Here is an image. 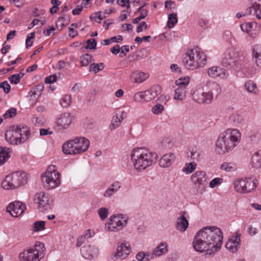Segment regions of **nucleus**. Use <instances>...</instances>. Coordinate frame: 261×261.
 Returning <instances> with one entry per match:
<instances>
[{
    "mask_svg": "<svg viewBox=\"0 0 261 261\" xmlns=\"http://www.w3.org/2000/svg\"><path fill=\"white\" fill-rule=\"evenodd\" d=\"M223 233L221 230L215 226L205 227L199 230L194 237L193 246L199 252H207L212 254L221 247Z\"/></svg>",
    "mask_w": 261,
    "mask_h": 261,
    "instance_id": "obj_1",
    "label": "nucleus"
},
{
    "mask_svg": "<svg viewBox=\"0 0 261 261\" xmlns=\"http://www.w3.org/2000/svg\"><path fill=\"white\" fill-rule=\"evenodd\" d=\"M241 132L236 128H228L221 133L216 142V151L223 154L231 151L240 143Z\"/></svg>",
    "mask_w": 261,
    "mask_h": 261,
    "instance_id": "obj_2",
    "label": "nucleus"
},
{
    "mask_svg": "<svg viewBox=\"0 0 261 261\" xmlns=\"http://www.w3.org/2000/svg\"><path fill=\"white\" fill-rule=\"evenodd\" d=\"M131 160L135 169L142 171L155 163L158 159L156 153L146 148H135L131 152Z\"/></svg>",
    "mask_w": 261,
    "mask_h": 261,
    "instance_id": "obj_3",
    "label": "nucleus"
},
{
    "mask_svg": "<svg viewBox=\"0 0 261 261\" xmlns=\"http://www.w3.org/2000/svg\"><path fill=\"white\" fill-rule=\"evenodd\" d=\"M182 63L187 69L194 70L206 65V56L200 48L196 47L187 52Z\"/></svg>",
    "mask_w": 261,
    "mask_h": 261,
    "instance_id": "obj_4",
    "label": "nucleus"
},
{
    "mask_svg": "<svg viewBox=\"0 0 261 261\" xmlns=\"http://www.w3.org/2000/svg\"><path fill=\"white\" fill-rule=\"evenodd\" d=\"M44 244L36 242L34 246L25 249L19 254L20 261H40L44 255Z\"/></svg>",
    "mask_w": 261,
    "mask_h": 261,
    "instance_id": "obj_5",
    "label": "nucleus"
},
{
    "mask_svg": "<svg viewBox=\"0 0 261 261\" xmlns=\"http://www.w3.org/2000/svg\"><path fill=\"white\" fill-rule=\"evenodd\" d=\"M240 54L234 47L227 49L222 60V64L229 69L236 70L241 66Z\"/></svg>",
    "mask_w": 261,
    "mask_h": 261,
    "instance_id": "obj_6",
    "label": "nucleus"
},
{
    "mask_svg": "<svg viewBox=\"0 0 261 261\" xmlns=\"http://www.w3.org/2000/svg\"><path fill=\"white\" fill-rule=\"evenodd\" d=\"M27 182L26 174L23 171H17L7 175L2 182V187L6 190L18 188Z\"/></svg>",
    "mask_w": 261,
    "mask_h": 261,
    "instance_id": "obj_7",
    "label": "nucleus"
},
{
    "mask_svg": "<svg viewBox=\"0 0 261 261\" xmlns=\"http://www.w3.org/2000/svg\"><path fill=\"white\" fill-rule=\"evenodd\" d=\"M60 174L57 171L56 166H49L47 171L42 175V181L46 189H53L61 184Z\"/></svg>",
    "mask_w": 261,
    "mask_h": 261,
    "instance_id": "obj_8",
    "label": "nucleus"
},
{
    "mask_svg": "<svg viewBox=\"0 0 261 261\" xmlns=\"http://www.w3.org/2000/svg\"><path fill=\"white\" fill-rule=\"evenodd\" d=\"M128 223V218L122 214L111 216L105 223V229L108 232H117L122 230Z\"/></svg>",
    "mask_w": 261,
    "mask_h": 261,
    "instance_id": "obj_9",
    "label": "nucleus"
},
{
    "mask_svg": "<svg viewBox=\"0 0 261 261\" xmlns=\"http://www.w3.org/2000/svg\"><path fill=\"white\" fill-rule=\"evenodd\" d=\"M161 93V87L159 85H154L147 90L136 93L134 96V100L137 102L150 101L155 98Z\"/></svg>",
    "mask_w": 261,
    "mask_h": 261,
    "instance_id": "obj_10",
    "label": "nucleus"
},
{
    "mask_svg": "<svg viewBox=\"0 0 261 261\" xmlns=\"http://www.w3.org/2000/svg\"><path fill=\"white\" fill-rule=\"evenodd\" d=\"M192 182L194 184L197 193L202 194L207 184L206 173L203 171H197L191 176Z\"/></svg>",
    "mask_w": 261,
    "mask_h": 261,
    "instance_id": "obj_11",
    "label": "nucleus"
},
{
    "mask_svg": "<svg viewBox=\"0 0 261 261\" xmlns=\"http://www.w3.org/2000/svg\"><path fill=\"white\" fill-rule=\"evenodd\" d=\"M34 201L38 204V209L41 212L51 209L52 200L48 193L42 191L37 193L35 195Z\"/></svg>",
    "mask_w": 261,
    "mask_h": 261,
    "instance_id": "obj_12",
    "label": "nucleus"
},
{
    "mask_svg": "<svg viewBox=\"0 0 261 261\" xmlns=\"http://www.w3.org/2000/svg\"><path fill=\"white\" fill-rule=\"evenodd\" d=\"M72 120V116L69 113H64L59 114L57 119L56 125L59 130L65 129L68 128Z\"/></svg>",
    "mask_w": 261,
    "mask_h": 261,
    "instance_id": "obj_13",
    "label": "nucleus"
},
{
    "mask_svg": "<svg viewBox=\"0 0 261 261\" xmlns=\"http://www.w3.org/2000/svg\"><path fill=\"white\" fill-rule=\"evenodd\" d=\"M5 138L6 141L11 145H17L21 144L16 126H12L6 131Z\"/></svg>",
    "mask_w": 261,
    "mask_h": 261,
    "instance_id": "obj_14",
    "label": "nucleus"
},
{
    "mask_svg": "<svg viewBox=\"0 0 261 261\" xmlns=\"http://www.w3.org/2000/svg\"><path fill=\"white\" fill-rule=\"evenodd\" d=\"M25 208V204L18 201H14L9 204L7 207V211L12 216L16 217L22 214Z\"/></svg>",
    "mask_w": 261,
    "mask_h": 261,
    "instance_id": "obj_15",
    "label": "nucleus"
},
{
    "mask_svg": "<svg viewBox=\"0 0 261 261\" xmlns=\"http://www.w3.org/2000/svg\"><path fill=\"white\" fill-rule=\"evenodd\" d=\"M130 250V247L129 243L126 242L118 243L115 256L121 259H124L129 254Z\"/></svg>",
    "mask_w": 261,
    "mask_h": 261,
    "instance_id": "obj_16",
    "label": "nucleus"
},
{
    "mask_svg": "<svg viewBox=\"0 0 261 261\" xmlns=\"http://www.w3.org/2000/svg\"><path fill=\"white\" fill-rule=\"evenodd\" d=\"M207 73L210 77L214 79L219 77L223 79L226 78L228 75L226 69L219 66L209 68L207 70Z\"/></svg>",
    "mask_w": 261,
    "mask_h": 261,
    "instance_id": "obj_17",
    "label": "nucleus"
},
{
    "mask_svg": "<svg viewBox=\"0 0 261 261\" xmlns=\"http://www.w3.org/2000/svg\"><path fill=\"white\" fill-rule=\"evenodd\" d=\"M206 91L211 95L212 99L217 98L221 93V88L219 84L215 82H207L206 83Z\"/></svg>",
    "mask_w": 261,
    "mask_h": 261,
    "instance_id": "obj_18",
    "label": "nucleus"
},
{
    "mask_svg": "<svg viewBox=\"0 0 261 261\" xmlns=\"http://www.w3.org/2000/svg\"><path fill=\"white\" fill-rule=\"evenodd\" d=\"M76 147L77 148L79 154L85 152L88 150L90 145L89 141L85 137H76L74 139Z\"/></svg>",
    "mask_w": 261,
    "mask_h": 261,
    "instance_id": "obj_19",
    "label": "nucleus"
},
{
    "mask_svg": "<svg viewBox=\"0 0 261 261\" xmlns=\"http://www.w3.org/2000/svg\"><path fill=\"white\" fill-rule=\"evenodd\" d=\"M240 234H237L235 236H232L226 244V248L232 253L237 252L240 245Z\"/></svg>",
    "mask_w": 261,
    "mask_h": 261,
    "instance_id": "obj_20",
    "label": "nucleus"
},
{
    "mask_svg": "<svg viewBox=\"0 0 261 261\" xmlns=\"http://www.w3.org/2000/svg\"><path fill=\"white\" fill-rule=\"evenodd\" d=\"M98 249L94 246L85 245L81 249L82 256L86 259H91L97 253Z\"/></svg>",
    "mask_w": 261,
    "mask_h": 261,
    "instance_id": "obj_21",
    "label": "nucleus"
},
{
    "mask_svg": "<svg viewBox=\"0 0 261 261\" xmlns=\"http://www.w3.org/2000/svg\"><path fill=\"white\" fill-rule=\"evenodd\" d=\"M77 149L73 139L67 141L62 146L63 151L66 154H77L79 153Z\"/></svg>",
    "mask_w": 261,
    "mask_h": 261,
    "instance_id": "obj_22",
    "label": "nucleus"
},
{
    "mask_svg": "<svg viewBox=\"0 0 261 261\" xmlns=\"http://www.w3.org/2000/svg\"><path fill=\"white\" fill-rule=\"evenodd\" d=\"M18 136L21 140V143H23L26 142L31 135L30 128L26 125H17L16 126Z\"/></svg>",
    "mask_w": 261,
    "mask_h": 261,
    "instance_id": "obj_23",
    "label": "nucleus"
},
{
    "mask_svg": "<svg viewBox=\"0 0 261 261\" xmlns=\"http://www.w3.org/2000/svg\"><path fill=\"white\" fill-rule=\"evenodd\" d=\"M247 12L261 19V0H255L252 6L247 9Z\"/></svg>",
    "mask_w": 261,
    "mask_h": 261,
    "instance_id": "obj_24",
    "label": "nucleus"
},
{
    "mask_svg": "<svg viewBox=\"0 0 261 261\" xmlns=\"http://www.w3.org/2000/svg\"><path fill=\"white\" fill-rule=\"evenodd\" d=\"M168 250V247L167 243L161 242L153 250L151 254L152 258L165 254Z\"/></svg>",
    "mask_w": 261,
    "mask_h": 261,
    "instance_id": "obj_25",
    "label": "nucleus"
},
{
    "mask_svg": "<svg viewBox=\"0 0 261 261\" xmlns=\"http://www.w3.org/2000/svg\"><path fill=\"white\" fill-rule=\"evenodd\" d=\"M186 214V212H181V216L177 219L176 228L180 231H186L189 226V222L185 216Z\"/></svg>",
    "mask_w": 261,
    "mask_h": 261,
    "instance_id": "obj_26",
    "label": "nucleus"
},
{
    "mask_svg": "<svg viewBox=\"0 0 261 261\" xmlns=\"http://www.w3.org/2000/svg\"><path fill=\"white\" fill-rule=\"evenodd\" d=\"M175 159V156L173 153H170L165 154L160 159L159 165L163 168L169 167L173 163Z\"/></svg>",
    "mask_w": 261,
    "mask_h": 261,
    "instance_id": "obj_27",
    "label": "nucleus"
},
{
    "mask_svg": "<svg viewBox=\"0 0 261 261\" xmlns=\"http://www.w3.org/2000/svg\"><path fill=\"white\" fill-rule=\"evenodd\" d=\"M121 187V184L118 181L113 182L105 191L103 197L105 198L111 197L120 189Z\"/></svg>",
    "mask_w": 261,
    "mask_h": 261,
    "instance_id": "obj_28",
    "label": "nucleus"
},
{
    "mask_svg": "<svg viewBox=\"0 0 261 261\" xmlns=\"http://www.w3.org/2000/svg\"><path fill=\"white\" fill-rule=\"evenodd\" d=\"M254 25L255 27L257 26V24L255 23H253L248 22L241 24L240 25V27L242 31L246 32L247 34H248L249 36H250L251 38H254L257 36V34H258V31H256L254 32L252 30L253 27Z\"/></svg>",
    "mask_w": 261,
    "mask_h": 261,
    "instance_id": "obj_29",
    "label": "nucleus"
},
{
    "mask_svg": "<svg viewBox=\"0 0 261 261\" xmlns=\"http://www.w3.org/2000/svg\"><path fill=\"white\" fill-rule=\"evenodd\" d=\"M148 77L147 73L137 71L132 73L130 79L136 83H141L147 80Z\"/></svg>",
    "mask_w": 261,
    "mask_h": 261,
    "instance_id": "obj_30",
    "label": "nucleus"
},
{
    "mask_svg": "<svg viewBox=\"0 0 261 261\" xmlns=\"http://www.w3.org/2000/svg\"><path fill=\"white\" fill-rule=\"evenodd\" d=\"M186 88L185 86H179L175 89L173 98L177 100L182 101L186 96Z\"/></svg>",
    "mask_w": 261,
    "mask_h": 261,
    "instance_id": "obj_31",
    "label": "nucleus"
},
{
    "mask_svg": "<svg viewBox=\"0 0 261 261\" xmlns=\"http://www.w3.org/2000/svg\"><path fill=\"white\" fill-rule=\"evenodd\" d=\"M245 181L246 193L251 192L256 189L257 181L255 178H245Z\"/></svg>",
    "mask_w": 261,
    "mask_h": 261,
    "instance_id": "obj_32",
    "label": "nucleus"
},
{
    "mask_svg": "<svg viewBox=\"0 0 261 261\" xmlns=\"http://www.w3.org/2000/svg\"><path fill=\"white\" fill-rule=\"evenodd\" d=\"M236 191L240 193H246L245 179H237L233 183Z\"/></svg>",
    "mask_w": 261,
    "mask_h": 261,
    "instance_id": "obj_33",
    "label": "nucleus"
},
{
    "mask_svg": "<svg viewBox=\"0 0 261 261\" xmlns=\"http://www.w3.org/2000/svg\"><path fill=\"white\" fill-rule=\"evenodd\" d=\"M202 94H203L202 90L200 89H195L192 93V98L193 100L199 103H204V98L202 96Z\"/></svg>",
    "mask_w": 261,
    "mask_h": 261,
    "instance_id": "obj_34",
    "label": "nucleus"
},
{
    "mask_svg": "<svg viewBox=\"0 0 261 261\" xmlns=\"http://www.w3.org/2000/svg\"><path fill=\"white\" fill-rule=\"evenodd\" d=\"M191 159L194 161L198 162L202 159V151L199 148H192L191 150Z\"/></svg>",
    "mask_w": 261,
    "mask_h": 261,
    "instance_id": "obj_35",
    "label": "nucleus"
},
{
    "mask_svg": "<svg viewBox=\"0 0 261 261\" xmlns=\"http://www.w3.org/2000/svg\"><path fill=\"white\" fill-rule=\"evenodd\" d=\"M220 168L226 172H233L237 169V165L232 162H224L221 165Z\"/></svg>",
    "mask_w": 261,
    "mask_h": 261,
    "instance_id": "obj_36",
    "label": "nucleus"
},
{
    "mask_svg": "<svg viewBox=\"0 0 261 261\" xmlns=\"http://www.w3.org/2000/svg\"><path fill=\"white\" fill-rule=\"evenodd\" d=\"M252 162L254 167L261 168V151L257 152L253 154Z\"/></svg>",
    "mask_w": 261,
    "mask_h": 261,
    "instance_id": "obj_37",
    "label": "nucleus"
},
{
    "mask_svg": "<svg viewBox=\"0 0 261 261\" xmlns=\"http://www.w3.org/2000/svg\"><path fill=\"white\" fill-rule=\"evenodd\" d=\"M122 40V37L121 35H118L117 36L112 37L110 39H104L101 42V44L104 45H108L113 42H120Z\"/></svg>",
    "mask_w": 261,
    "mask_h": 261,
    "instance_id": "obj_38",
    "label": "nucleus"
},
{
    "mask_svg": "<svg viewBox=\"0 0 261 261\" xmlns=\"http://www.w3.org/2000/svg\"><path fill=\"white\" fill-rule=\"evenodd\" d=\"M104 67L105 65L102 63H92L90 66L89 71L90 72L97 73L99 71L102 70Z\"/></svg>",
    "mask_w": 261,
    "mask_h": 261,
    "instance_id": "obj_39",
    "label": "nucleus"
},
{
    "mask_svg": "<svg viewBox=\"0 0 261 261\" xmlns=\"http://www.w3.org/2000/svg\"><path fill=\"white\" fill-rule=\"evenodd\" d=\"M10 149L6 147H0V157L4 163L10 158Z\"/></svg>",
    "mask_w": 261,
    "mask_h": 261,
    "instance_id": "obj_40",
    "label": "nucleus"
},
{
    "mask_svg": "<svg viewBox=\"0 0 261 261\" xmlns=\"http://www.w3.org/2000/svg\"><path fill=\"white\" fill-rule=\"evenodd\" d=\"M136 258L139 261H149L152 259L151 254L143 251L139 252L136 254Z\"/></svg>",
    "mask_w": 261,
    "mask_h": 261,
    "instance_id": "obj_41",
    "label": "nucleus"
},
{
    "mask_svg": "<svg viewBox=\"0 0 261 261\" xmlns=\"http://www.w3.org/2000/svg\"><path fill=\"white\" fill-rule=\"evenodd\" d=\"M231 121L236 126H241L244 122V119L242 115L239 114H234L231 117Z\"/></svg>",
    "mask_w": 261,
    "mask_h": 261,
    "instance_id": "obj_42",
    "label": "nucleus"
},
{
    "mask_svg": "<svg viewBox=\"0 0 261 261\" xmlns=\"http://www.w3.org/2000/svg\"><path fill=\"white\" fill-rule=\"evenodd\" d=\"M92 57L91 55L87 54L80 57L81 63L83 66H86L92 61Z\"/></svg>",
    "mask_w": 261,
    "mask_h": 261,
    "instance_id": "obj_43",
    "label": "nucleus"
},
{
    "mask_svg": "<svg viewBox=\"0 0 261 261\" xmlns=\"http://www.w3.org/2000/svg\"><path fill=\"white\" fill-rule=\"evenodd\" d=\"M24 76V73L20 72L19 73L14 74L9 77V80L12 84H17L20 79Z\"/></svg>",
    "mask_w": 261,
    "mask_h": 261,
    "instance_id": "obj_44",
    "label": "nucleus"
},
{
    "mask_svg": "<svg viewBox=\"0 0 261 261\" xmlns=\"http://www.w3.org/2000/svg\"><path fill=\"white\" fill-rule=\"evenodd\" d=\"M178 19L176 14H170L168 15V20L167 25L169 28L174 27L175 24L177 23Z\"/></svg>",
    "mask_w": 261,
    "mask_h": 261,
    "instance_id": "obj_45",
    "label": "nucleus"
},
{
    "mask_svg": "<svg viewBox=\"0 0 261 261\" xmlns=\"http://www.w3.org/2000/svg\"><path fill=\"white\" fill-rule=\"evenodd\" d=\"M159 145L162 149H167L172 147L173 144L169 138H164L160 142Z\"/></svg>",
    "mask_w": 261,
    "mask_h": 261,
    "instance_id": "obj_46",
    "label": "nucleus"
},
{
    "mask_svg": "<svg viewBox=\"0 0 261 261\" xmlns=\"http://www.w3.org/2000/svg\"><path fill=\"white\" fill-rule=\"evenodd\" d=\"M196 166L197 165L194 163H187L182 170L186 174H190L195 170Z\"/></svg>",
    "mask_w": 261,
    "mask_h": 261,
    "instance_id": "obj_47",
    "label": "nucleus"
},
{
    "mask_svg": "<svg viewBox=\"0 0 261 261\" xmlns=\"http://www.w3.org/2000/svg\"><path fill=\"white\" fill-rule=\"evenodd\" d=\"M71 102V96L70 95H65L61 100L60 104L62 107L66 108L68 107Z\"/></svg>",
    "mask_w": 261,
    "mask_h": 261,
    "instance_id": "obj_48",
    "label": "nucleus"
},
{
    "mask_svg": "<svg viewBox=\"0 0 261 261\" xmlns=\"http://www.w3.org/2000/svg\"><path fill=\"white\" fill-rule=\"evenodd\" d=\"M98 214L101 220H105L108 216L109 210L105 207H100L98 211Z\"/></svg>",
    "mask_w": 261,
    "mask_h": 261,
    "instance_id": "obj_49",
    "label": "nucleus"
},
{
    "mask_svg": "<svg viewBox=\"0 0 261 261\" xmlns=\"http://www.w3.org/2000/svg\"><path fill=\"white\" fill-rule=\"evenodd\" d=\"M121 122V120H120V118H119L118 116H114L110 125V129H114L116 128L120 125Z\"/></svg>",
    "mask_w": 261,
    "mask_h": 261,
    "instance_id": "obj_50",
    "label": "nucleus"
},
{
    "mask_svg": "<svg viewBox=\"0 0 261 261\" xmlns=\"http://www.w3.org/2000/svg\"><path fill=\"white\" fill-rule=\"evenodd\" d=\"M164 110V107L160 103L155 105L151 109V112L155 115L162 114Z\"/></svg>",
    "mask_w": 261,
    "mask_h": 261,
    "instance_id": "obj_51",
    "label": "nucleus"
},
{
    "mask_svg": "<svg viewBox=\"0 0 261 261\" xmlns=\"http://www.w3.org/2000/svg\"><path fill=\"white\" fill-rule=\"evenodd\" d=\"M45 222L43 221H37L33 224V228L35 231H41L45 229Z\"/></svg>",
    "mask_w": 261,
    "mask_h": 261,
    "instance_id": "obj_52",
    "label": "nucleus"
},
{
    "mask_svg": "<svg viewBox=\"0 0 261 261\" xmlns=\"http://www.w3.org/2000/svg\"><path fill=\"white\" fill-rule=\"evenodd\" d=\"M244 87L249 92H254V90L256 88L255 84L251 81L247 82L245 84Z\"/></svg>",
    "mask_w": 261,
    "mask_h": 261,
    "instance_id": "obj_53",
    "label": "nucleus"
},
{
    "mask_svg": "<svg viewBox=\"0 0 261 261\" xmlns=\"http://www.w3.org/2000/svg\"><path fill=\"white\" fill-rule=\"evenodd\" d=\"M190 82V78L188 77H181L175 82V84L179 86H187Z\"/></svg>",
    "mask_w": 261,
    "mask_h": 261,
    "instance_id": "obj_54",
    "label": "nucleus"
},
{
    "mask_svg": "<svg viewBox=\"0 0 261 261\" xmlns=\"http://www.w3.org/2000/svg\"><path fill=\"white\" fill-rule=\"evenodd\" d=\"M224 37L226 42L229 43L231 45L235 41L234 38L232 37L231 33L229 31H226L224 33Z\"/></svg>",
    "mask_w": 261,
    "mask_h": 261,
    "instance_id": "obj_55",
    "label": "nucleus"
},
{
    "mask_svg": "<svg viewBox=\"0 0 261 261\" xmlns=\"http://www.w3.org/2000/svg\"><path fill=\"white\" fill-rule=\"evenodd\" d=\"M43 89V86L42 85H38L34 90V91H31L29 92L30 96L31 97L35 96V95H38V96H40L41 94V92Z\"/></svg>",
    "mask_w": 261,
    "mask_h": 261,
    "instance_id": "obj_56",
    "label": "nucleus"
},
{
    "mask_svg": "<svg viewBox=\"0 0 261 261\" xmlns=\"http://www.w3.org/2000/svg\"><path fill=\"white\" fill-rule=\"evenodd\" d=\"M145 5L146 4H145L143 6L138 8L137 11L135 12V13L140 12V15H139V16L142 19L145 18L148 14V11L146 9H144V7Z\"/></svg>",
    "mask_w": 261,
    "mask_h": 261,
    "instance_id": "obj_57",
    "label": "nucleus"
},
{
    "mask_svg": "<svg viewBox=\"0 0 261 261\" xmlns=\"http://www.w3.org/2000/svg\"><path fill=\"white\" fill-rule=\"evenodd\" d=\"M16 114V110L14 108H12L8 110L4 114L5 118H12L15 116Z\"/></svg>",
    "mask_w": 261,
    "mask_h": 261,
    "instance_id": "obj_58",
    "label": "nucleus"
},
{
    "mask_svg": "<svg viewBox=\"0 0 261 261\" xmlns=\"http://www.w3.org/2000/svg\"><path fill=\"white\" fill-rule=\"evenodd\" d=\"M77 28V23H72L71 25V27L69 28V35L70 37L72 38L74 37L76 35H77V31H75L73 28Z\"/></svg>",
    "mask_w": 261,
    "mask_h": 261,
    "instance_id": "obj_59",
    "label": "nucleus"
},
{
    "mask_svg": "<svg viewBox=\"0 0 261 261\" xmlns=\"http://www.w3.org/2000/svg\"><path fill=\"white\" fill-rule=\"evenodd\" d=\"M87 45L86 46V48L90 49H95L96 46V42L94 39H88L87 41Z\"/></svg>",
    "mask_w": 261,
    "mask_h": 261,
    "instance_id": "obj_60",
    "label": "nucleus"
},
{
    "mask_svg": "<svg viewBox=\"0 0 261 261\" xmlns=\"http://www.w3.org/2000/svg\"><path fill=\"white\" fill-rule=\"evenodd\" d=\"M0 88H2L6 93H8L10 92L11 86L7 81H4L0 84Z\"/></svg>",
    "mask_w": 261,
    "mask_h": 261,
    "instance_id": "obj_61",
    "label": "nucleus"
},
{
    "mask_svg": "<svg viewBox=\"0 0 261 261\" xmlns=\"http://www.w3.org/2000/svg\"><path fill=\"white\" fill-rule=\"evenodd\" d=\"M223 179L220 178H215L212 179L210 183V187L211 188H214L216 186L220 184L222 181Z\"/></svg>",
    "mask_w": 261,
    "mask_h": 261,
    "instance_id": "obj_62",
    "label": "nucleus"
},
{
    "mask_svg": "<svg viewBox=\"0 0 261 261\" xmlns=\"http://www.w3.org/2000/svg\"><path fill=\"white\" fill-rule=\"evenodd\" d=\"M261 55V45L256 44L253 46L252 49V56Z\"/></svg>",
    "mask_w": 261,
    "mask_h": 261,
    "instance_id": "obj_63",
    "label": "nucleus"
},
{
    "mask_svg": "<svg viewBox=\"0 0 261 261\" xmlns=\"http://www.w3.org/2000/svg\"><path fill=\"white\" fill-rule=\"evenodd\" d=\"M69 65V63L68 62H65L62 60H60L58 61V62L57 63V67L58 68V69L61 70V69H65L67 66H68Z\"/></svg>",
    "mask_w": 261,
    "mask_h": 261,
    "instance_id": "obj_64",
    "label": "nucleus"
}]
</instances>
